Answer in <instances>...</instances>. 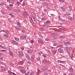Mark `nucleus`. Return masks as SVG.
<instances>
[{
	"instance_id": "f257e3e1",
	"label": "nucleus",
	"mask_w": 75,
	"mask_h": 75,
	"mask_svg": "<svg viewBox=\"0 0 75 75\" xmlns=\"http://www.w3.org/2000/svg\"><path fill=\"white\" fill-rule=\"evenodd\" d=\"M66 50H67V51L68 54H69V55H70V54H71V50H72V48L71 47L68 48V47H67L66 48Z\"/></svg>"
},
{
	"instance_id": "f03ea898",
	"label": "nucleus",
	"mask_w": 75,
	"mask_h": 75,
	"mask_svg": "<svg viewBox=\"0 0 75 75\" xmlns=\"http://www.w3.org/2000/svg\"><path fill=\"white\" fill-rule=\"evenodd\" d=\"M42 69L43 71H48V68L45 67H42Z\"/></svg>"
},
{
	"instance_id": "7ed1b4c3",
	"label": "nucleus",
	"mask_w": 75,
	"mask_h": 75,
	"mask_svg": "<svg viewBox=\"0 0 75 75\" xmlns=\"http://www.w3.org/2000/svg\"><path fill=\"white\" fill-rule=\"evenodd\" d=\"M25 38H26V36L25 35H23L20 37V39L21 40H23V39H25Z\"/></svg>"
},
{
	"instance_id": "20e7f679",
	"label": "nucleus",
	"mask_w": 75,
	"mask_h": 75,
	"mask_svg": "<svg viewBox=\"0 0 75 75\" xmlns=\"http://www.w3.org/2000/svg\"><path fill=\"white\" fill-rule=\"evenodd\" d=\"M27 13L25 12L23 13V17H24V18H25L26 17H27Z\"/></svg>"
},
{
	"instance_id": "39448f33",
	"label": "nucleus",
	"mask_w": 75,
	"mask_h": 75,
	"mask_svg": "<svg viewBox=\"0 0 75 75\" xmlns=\"http://www.w3.org/2000/svg\"><path fill=\"white\" fill-rule=\"evenodd\" d=\"M38 43H39V44H44V42H43V41H42L41 40H38Z\"/></svg>"
},
{
	"instance_id": "423d86ee",
	"label": "nucleus",
	"mask_w": 75,
	"mask_h": 75,
	"mask_svg": "<svg viewBox=\"0 0 75 75\" xmlns=\"http://www.w3.org/2000/svg\"><path fill=\"white\" fill-rule=\"evenodd\" d=\"M58 52L61 53L64 52V51H63V50L61 49H59L58 50Z\"/></svg>"
},
{
	"instance_id": "0eeeda50",
	"label": "nucleus",
	"mask_w": 75,
	"mask_h": 75,
	"mask_svg": "<svg viewBox=\"0 0 75 75\" xmlns=\"http://www.w3.org/2000/svg\"><path fill=\"white\" fill-rule=\"evenodd\" d=\"M18 52L20 55H21V56H23L24 55V54H23V53H22V52L21 51H18Z\"/></svg>"
},
{
	"instance_id": "6e6552de",
	"label": "nucleus",
	"mask_w": 75,
	"mask_h": 75,
	"mask_svg": "<svg viewBox=\"0 0 75 75\" xmlns=\"http://www.w3.org/2000/svg\"><path fill=\"white\" fill-rule=\"evenodd\" d=\"M20 72H21L22 74H24L26 72V71L25 70H23V69H21L20 70Z\"/></svg>"
},
{
	"instance_id": "1a4fd4ad",
	"label": "nucleus",
	"mask_w": 75,
	"mask_h": 75,
	"mask_svg": "<svg viewBox=\"0 0 75 75\" xmlns=\"http://www.w3.org/2000/svg\"><path fill=\"white\" fill-rule=\"evenodd\" d=\"M9 52V54L10 55V56H11V57H13V52L11 51H10Z\"/></svg>"
},
{
	"instance_id": "9d476101",
	"label": "nucleus",
	"mask_w": 75,
	"mask_h": 75,
	"mask_svg": "<svg viewBox=\"0 0 75 75\" xmlns=\"http://www.w3.org/2000/svg\"><path fill=\"white\" fill-rule=\"evenodd\" d=\"M51 52L52 54H56L57 52H56L55 50H52L51 51Z\"/></svg>"
},
{
	"instance_id": "9b49d317",
	"label": "nucleus",
	"mask_w": 75,
	"mask_h": 75,
	"mask_svg": "<svg viewBox=\"0 0 75 75\" xmlns=\"http://www.w3.org/2000/svg\"><path fill=\"white\" fill-rule=\"evenodd\" d=\"M28 53H32L33 52V50H30L27 51Z\"/></svg>"
},
{
	"instance_id": "f8f14e48",
	"label": "nucleus",
	"mask_w": 75,
	"mask_h": 75,
	"mask_svg": "<svg viewBox=\"0 0 75 75\" xmlns=\"http://www.w3.org/2000/svg\"><path fill=\"white\" fill-rule=\"evenodd\" d=\"M23 63L24 62L23 61H21L18 62V64H21V65H23Z\"/></svg>"
},
{
	"instance_id": "ddd939ff",
	"label": "nucleus",
	"mask_w": 75,
	"mask_h": 75,
	"mask_svg": "<svg viewBox=\"0 0 75 75\" xmlns=\"http://www.w3.org/2000/svg\"><path fill=\"white\" fill-rule=\"evenodd\" d=\"M9 15L11 16L12 17H14V15L13 13H9Z\"/></svg>"
},
{
	"instance_id": "4468645a",
	"label": "nucleus",
	"mask_w": 75,
	"mask_h": 75,
	"mask_svg": "<svg viewBox=\"0 0 75 75\" xmlns=\"http://www.w3.org/2000/svg\"><path fill=\"white\" fill-rule=\"evenodd\" d=\"M68 18L69 20L71 21H72V18L71 17V16H68Z\"/></svg>"
},
{
	"instance_id": "2eb2a0df",
	"label": "nucleus",
	"mask_w": 75,
	"mask_h": 75,
	"mask_svg": "<svg viewBox=\"0 0 75 75\" xmlns=\"http://www.w3.org/2000/svg\"><path fill=\"white\" fill-rule=\"evenodd\" d=\"M69 71H71V72H73L74 70L73 69H72V67H70L69 68Z\"/></svg>"
},
{
	"instance_id": "dca6fc26",
	"label": "nucleus",
	"mask_w": 75,
	"mask_h": 75,
	"mask_svg": "<svg viewBox=\"0 0 75 75\" xmlns=\"http://www.w3.org/2000/svg\"><path fill=\"white\" fill-rule=\"evenodd\" d=\"M65 38V36L62 35V36H60V38L62 39V38Z\"/></svg>"
},
{
	"instance_id": "f3484780",
	"label": "nucleus",
	"mask_w": 75,
	"mask_h": 75,
	"mask_svg": "<svg viewBox=\"0 0 75 75\" xmlns=\"http://www.w3.org/2000/svg\"><path fill=\"white\" fill-rule=\"evenodd\" d=\"M17 25L19 27H20L21 28V25H20V23L18 22L17 23Z\"/></svg>"
},
{
	"instance_id": "a211bd4d",
	"label": "nucleus",
	"mask_w": 75,
	"mask_h": 75,
	"mask_svg": "<svg viewBox=\"0 0 75 75\" xmlns=\"http://www.w3.org/2000/svg\"><path fill=\"white\" fill-rule=\"evenodd\" d=\"M26 58L28 59V60H30L31 59H30V56H29L28 55H27Z\"/></svg>"
},
{
	"instance_id": "6ab92c4d",
	"label": "nucleus",
	"mask_w": 75,
	"mask_h": 75,
	"mask_svg": "<svg viewBox=\"0 0 75 75\" xmlns=\"http://www.w3.org/2000/svg\"><path fill=\"white\" fill-rule=\"evenodd\" d=\"M40 70H38V72L37 73V75H38L39 74H40Z\"/></svg>"
},
{
	"instance_id": "aec40b11",
	"label": "nucleus",
	"mask_w": 75,
	"mask_h": 75,
	"mask_svg": "<svg viewBox=\"0 0 75 75\" xmlns=\"http://www.w3.org/2000/svg\"><path fill=\"white\" fill-rule=\"evenodd\" d=\"M14 38L16 41H19V39L18 38L15 37Z\"/></svg>"
},
{
	"instance_id": "412c9836",
	"label": "nucleus",
	"mask_w": 75,
	"mask_h": 75,
	"mask_svg": "<svg viewBox=\"0 0 75 75\" xmlns=\"http://www.w3.org/2000/svg\"><path fill=\"white\" fill-rule=\"evenodd\" d=\"M69 10L70 11H72V7H71V6H69Z\"/></svg>"
},
{
	"instance_id": "4be33fe9",
	"label": "nucleus",
	"mask_w": 75,
	"mask_h": 75,
	"mask_svg": "<svg viewBox=\"0 0 75 75\" xmlns=\"http://www.w3.org/2000/svg\"><path fill=\"white\" fill-rule=\"evenodd\" d=\"M32 17H33V19H34V17H35V15H34V13H32Z\"/></svg>"
},
{
	"instance_id": "5701e85b",
	"label": "nucleus",
	"mask_w": 75,
	"mask_h": 75,
	"mask_svg": "<svg viewBox=\"0 0 75 75\" xmlns=\"http://www.w3.org/2000/svg\"><path fill=\"white\" fill-rule=\"evenodd\" d=\"M58 28L59 29H64V27H62L61 26H59L58 27Z\"/></svg>"
},
{
	"instance_id": "b1692460",
	"label": "nucleus",
	"mask_w": 75,
	"mask_h": 75,
	"mask_svg": "<svg viewBox=\"0 0 75 75\" xmlns=\"http://www.w3.org/2000/svg\"><path fill=\"white\" fill-rule=\"evenodd\" d=\"M61 8L62 10H63V11H65V8H64L63 7H62Z\"/></svg>"
},
{
	"instance_id": "393cba45",
	"label": "nucleus",
	"mask_w": 75,
	"mask_h": 75,
	"mask_svg": "<svg viewBox=\"0 0 75 75\" xmlns=\"http://www.w3.org/2000/svg\"><path fill=\"white\" fill-rule=\"evenodd\" d=\"M20 4V3L18 1L16 2V5H18V6H19Z\"/></svg>"
},
{
	"instance_id": "a878e982",
	"label": "nucleus",
	"mask_w": 75,
	"mask_h": 75,
	"mask_svg": "<svg viewBox=\"0 0 75 75\" xmlns=\"http://www.w3.org/2000/svg\"><path fill=\"white\" fill-rule=\"evenodd\" d=\"M74 55H75L74 54L73 55V54H70V57H71V58H73V57H74Z\"/></svg>"
},
{
	"instance_id": "bb28decb",
	"label": "nucleus",
	"mask_w": 75,
	"mask_h": 75,
	"mask_svg": "<svg viewBox=\"0 0 75 75\" xmlns=\"http://www.w3.org/2000/svg\"><path fill=\"white\" fill-rule=\"evenodd\" d=\"M10 7H13V3H12V4H10L9 5Z\"/></svg>"
},
{
	"instance_id": "cd10ccee",
	"label": "nucleus",
	"mask_w": 75,
	"mask_h": 75,
	"mask_svg": "<svg viewBox=\"0 0 75 75\" xmlns=\"http://www.w3.org/2000/svg\"><path fill=\"white\" fill-rule=\"evenodd\" d=\"M57 62H58V63H62V61H61L60 60H58L57 61Z\"/></svg>"
},
{
	"instance_id": "c85d7f7f",
	"label": "nucleus",
	"mask_w": 75,
	"mask_h": 75,
	"mask_svg": "<svg viewBox=\"0 0 75 75\" xmlns=\"http://www.w3.org/2000/svg\"><path fill=\"white\" fill-rule=\"evenodd\" d=\"M7 8L8 9V10H12V9L11 8H10V7H7Z\"/></svg>"
},
{
	"instance_id": "c756f323",
	"label": "nucleus",
	"mask_w": 75,
	"mask_h": 75,
	"mask_svg": "<svg viewBox=\"0 0 75 75\" xmlns=\"http://www.w3.org/2000/svg\"><path fill=\"white\" fill-rule=\"evenodd\" d=\"M16 29L17 30H18L19 31H20V30H21L20 29L18 28V27H16Z\"/></svg>"
},
{
	"instance_id": "7c9ffc66",
	"label": "nucleus",
	"mask_w": 75,
	"mask_h": 75,
	"mask_svg": "<svg viewBox=\"0 0 75 75\" xmlns=\"http://www.w3.org/2000/svg\"><path fill=\"white\" fill-rule=\"evenodd\" d=\"M46 52H47V54H51V52H50V51L47 50L46 51Z\"/></svg>"
},
{
	"instance_id": "2f4dec72",
	"label": "nucleus",
	"mask_w": 75,
	"mask_h": 75,
	"mask_svg": "<svg viewBox=\"0 0 75 75\" xmlns=\"http://www.w3.org/2000/svg\"><path fill=\"white\" fill-rule=\"evenodd\" d=\"M14 44H15V45H18V43L16 41H15L14 42V43H13Z\"/></svg>"
},
{
	"instance_id": "473e14b6",
	"label": "nucleus",
	"mask_w": 75,
	"mask_h": 75,
	"mask_svg": "<svg viewBox=\"0 0 75 75\" xmlns=\"http://www.w3.org/2000/svg\"><path fill=\"white\" fill-rule=\"evenodd\" d=\"M39 34L40 37H42V35H41V33L40 32L39 33Z\"/></svg>"
},
{
	"instance_id": "72a5a7b5",
	"label": "nucleus",
	"mask_w": 75,
	"mask_h": 75,
	"mask_svg": "<svg viewBox=\"0 0 75 75\" xmlns=\"http://www.w3.org/2000/svg\"><path fill=\"white\" fill-rule=\"evenodd\" d=\"M42 62H43V63H45V62H47V61L45 60H43Z\"/></svg>"
},
{
	"instance_id": "f704fd0d",
	"label": "nucleus",
	"mask_w": 75,
	"mask_h": 75,
	"mask_svg": "<svg viewBox=\"0 0 75 75\" xmlns=\"http://www.w3.org/2000/svg\"><path fill=\"white\" fill-rule=\"evenodd\" d=\"M30 74V72H28L27 73H25V75H29L28 74Z\"/></svg>"
},
{
	"instance_id": "c9c22d12",
	"label": "nucleus",
	"mask_w": 75,
	"mask_h": 75,
	"mask_svg": "<svg viewBox=\"0 0 75 75\" xmlns=\"http://www.w3.org/2000/svg\"><path fill=\"white\" fill-rule=\"evenodd\" d=\"M50 23V21H47L46 22V24H49V23Z\"/></svg>"
},
{
	"instance_id": "e433bc0d",
	"label": "nucleus",
	"mask_w": 75,
	"mask_h": 75,
	"mask_svg": "<svg viewBox=\"0 0 75 75\" xmlns=\"http://www.w3.org/2000/svg\"><path fill=\"white\" fill-rule=\"evenodd\" d=\"M31 59L32 61H34V57H31Z\"/></svg>"
},
{
	"instance_id": "4c0bfd02",
	"label": "nucleus",
	"mask_w": 75,
	"mask_h": 75,
	"mask_svg": "<svg viewBox=\"0 0 75 75\" xmlns=\"http://www.w3.org/2000/svg\"><path fill=\"white\" fill-rule=\"evenodd\" d=\"M66 44L69 45V44H71V43L69 42H66Z\"/></svg>"
},
{
	"instance_id": "58836bf2",
	"label": "nucleus",
	"mask_w": 75,
	"mask_h": 75,
	"mask_svg": "<svg viewBox=\"0 0 75 75\" xmlns=\"http://www.w3.org/2000/svg\"><path fill=\"white\" fill-rule=\"evenodd\" d=\"M4 37H8V36L7 35V34H5L4 35Z\"/></svg>"
},
{
	"instance_id": "ea45409f",
	"label": "nucleus",
	"mask_w": 75,
	"mask_h": 75,
	"mask_svg": "<svg viewBox=\"0 0 75 75\" xmlns=\"http://www.w3.org/2000/svg\"><path fill=\"white\" fill-rule=\"evenodd\" d=\"M50 33H52V34H53V33H54V31L53 30H50Z\"/></svg>"
},
{
	"instance_id": "a19ab883",
	"label": "nucleus",
	"mask_w": 75,
	"mask_h": 75,
	"mask_svg": "<svg viewBox=\"0 0 75 75\" xmlns=\"http://www.w3.org/2000/svg\"><path fill=\"white\" fill-rule=\"evenodd\" d=\"M59 1L62 2V3H64V0H59Z\"/></svg>"
},
{
	"instance_id": "79ce46f5",
	"label": "nucleus",
	"mask_w": 75,
	"mask_h": 75,
	"mask_svg": "<svg viewBox=\"0 0 75 75\" xmlns=\"http://www.w3.org/2000/svg\"><path fill=\"white\" fill-rule=\"evenodd\" d=\"M30 75H34V72L33 73H31L30 74Z\"/></svg>"
},
{
	"instance_id": "37998d69",
	"label": "nucleus",
	"mask_w": 75,
	"mask_h": 75,
	"mask_svg": "<svg viewBox=\"0 0 75 75\" xmlns=\"http://www.w3.org/2000/svg\"><path fill=\"white\" fill-rule=\"evenodd\" d=\"M30 42L31 43H32V44H33V43H34V40H31V41H30Z\"/></svg>"
},
{
	"instance_id": "c03bdc74",
	"label": "nucleus",
	"mask_w": 75,
	"mask_h": 75,
	"mask_svg": "<svg viewBox=\"0 0 75 75\" xmlns=\"http://www.w3.org/2000/svg\"><path fill=\"white\" fill-rule=\"evenodd\" d=\"M59 47H60V48H62L63 47V46L62 45H59Z\"/></svg>"
},
{
	"instance_id": "a18cd8bd",
	"label": "nucleus",
	"mask_w": 75,
	"mask_h": 75,
	"mask_svg": "<svg viewBox=\"0 0 75 75\" xmlns=\"http://www.w3.org/2000/svg\"><path fill=\"white\" fill-rule=\"evenodd\" d=\"M45 40L46 41H50V40L48 39H46Z\"/></svg>"
},
{
	"instance_id": "49530a36",
	"label": "nucleus",
	"mask_w": 75,
	"mask_h": 75,
	"mask_svg": "<svg viewBox=\"0 0 75 75\" xmlns=\"http://www.w3.org/2000/svg\"><path fill=\"white\" fill-rule=\"evenodd\" d=\"M40 29L41 31H43L44 30V29L42 28H41Z\"/></svg>"
},
{
	"instance_id": "de8ad7c7",
	"label": "nucleus",
	"mask_w": 75,
	"mask_h": 75,
	"mask_svg": "<svg viewBox=\"0 0 75 75\" xmlns=\"http://www.w3.org/2000/svg\"><path fill=\"white\" fill-rule=\"evenodd\" d=\"M44 5L46 6H48V4H47V3H45V4H44Z\"/></svg>"
},
{
	"instance_id": "09e8293b",
	"label": "nucleus",
	"mask_w": 75,
	"mask_h": 75,
	"mask_svg": "<svg viewBox=\"0 0 75 75\" xmlns=\"http://www.w3.org/2000/svg\"><path fill=\"white\" fill-rule=\"evenodd\" d=\"M1 51H2L3 52H6V50H1Z\"/></svg>"
},
{
	"instance_id": "8fccbe9b",
	"label": "nucleus",
	"mask_w": 75,
	"mask_h": 75,
	"mask_svg": "<svg viewBox=\"0 0 75 75\" xmlns=\"http://www.w3.org/2000/svg\"><path fill=\"white\" fill-rule=\"evenodd\" d=\"M37 60H38V61H40V57L38 58L37 59Z\"/></svg>"
},
{
	"instance_id": "3c124183",
	"label": "nucleus",
	"mask_w": 75,
	"mask_h": 75,
	"mask_svg": "<svg viewBox=\"0 0 75 75\" xmlns=\"http://www.w3.org/2000/svg\"><path fill=\"white\" fill-rule=\"evenodd\" d=\"M51 16L52 17H54L55 16L54 14H52Z\"/></svg>"
},
{
	"instance_id": "603ef678",
	"label": "nucleus",
	"mask_w": 75,
	"mask_h": 75,
	"mask_svg": "<svg viewBox=\"0 0 75 75\" xmlns=\"http://www.w3.org/2000/svg\"><path fill=\"white\" fill-rule=\"evenodd\" d=\"M22 6H25V3L24 2L23 3Z\"/></svg>"
},
{
	"instance_id": "864d4df0",
	"label": "nucleus",
	"mask_w": 75,
	"mask_h": 75,
	"mask_svg": "<svg viewBox=\"0 0 75 75\" xmlns=\"http://www.w3.org/2000/svg\"><path fill=\"white\" fill-rule=\"evenodd\" d=\"M44 11H45V12H46V11H47V9L46 8H45L44 9Z\"/></svg>"
},
{
	"instance_id": "5fc2aeb1",
	"label": "nucleus",
	"mask_w": 75,
	"mask_h": 75,
	"mask_svg": "<svg viewBox=\"0 0 75 75\" xmlns=\"http://www.w3.org/2000/svg\"><path fill=\"white\" fill-rule=\"evenodd\" d=\"M62 63H63V64H65V62H64V61H62Z\"/></svg>"
},
{
	"instance_id": "6e6d98bb",
	"label": "nucleus",
	"mask_w": 75,
	"mask_h": 75,
	"mask_svg": "<svg viewBox=\"0 0 75 75\" xmlns=\"http://www.w3.org/2000/svg\"><path fill=\"white\" fill-rule=\"evenodd\" d=\"M41 20H42V21H43V20H45V18H41Z\"/></svg>"
},
{
	"instance_id": "4d7b16f0",
	"label": "nucleus",
	"mask_w": 75,
	"mask_h": 75,
	"mask_svg": "<svg viewBox=\"0 0 75 75\" xmlns=\"http://www.w3.org/2000/svg\"><path fill=\"white\" fill-rule=\"evenodd\" d=\"M21 50H24V47H21Z\"/></svg>"
},
{
	"instance_id": "13d9d810",
	"label": "nucleus",
	"mask_w": 75,
	"mask_h": 75,
	"mask_svg": "<svg viewBox=\"0 0 75 75\" xmlns=\"http://www.w3.org/2000/svg\"><path fill=\"white\" fill-rule=\"evenodd\" d=\"M15 41H14V40H12L11 41V42L12 43H13V44H14V42Z\"/></svg>"
},
{
	"instance_id": "bf43d9fd",
	"label": "nucleus",
	"mask_w": 75,
	"mask_h": 75,
	"mask_svg": "<svg viewBox=\"0 0 75 75\" xmlns=\"http://www.w3.org/2000/svg\"><path fill=\"white\" fill-rule=\"evenodd\" d=\"M3 46L0 45V48H3Z\"/></svg>"
},
{
	"instance_id": "052dcab7",
	"label": "nucleus",
	"mask_w": 75,
	"mask_h": 75,
	"mask_svg": "<svg viewBox=\"0 0 75 75\" xmlns=\"http://www.w3.org/2000/svg\"><path fill=\"white\" fill-rule=\"evenodd\" d=\"M3 49H6V47L5 46H3Z\"/></svg>"
},
{
	"instance_id": "680f3d73",
	"label": "nucleus",
	"mask_w": 75,
	"mask_h": 75,
	"mask_svg": "<svg viewBox=\"0 0 75 75\" xmlns=\"http://www.w3.org/2000/svg\"><path fill=\"white\" fill-rule=\"evenodd\" d=\"M69 75H74V74L71 73H70Z\"/></svg>"
},
{
	"instance_id": "e2e57ef3",
	"label": "nucleus",
	"mask_w": 75,
	"mask_h": 75,
	"mask_svg": "<svg viewBox=\"0 0 75 75\" xmlns=\"http://www.w3.org/2000/svg\"><path fill=\"white\" fill-rule=\"evenodd\" d=\"M11 66H13V65H14V64L12 63H11Z\"/></svg>"
},
{
	"instance_id": "0e129e2a",
	"label": "nucleus",
	"mask_w": 75,
	"mask_h": 75,
	"mask_svg": "<svg viewBox=\"0 0 75 75\" xmlns=\"http://www.w3.org/2000/svg\"><path fill=\"white\" fill-rule=\"evenodd\" d=\"M16 13H18V12H19V11H18V10H16Z\"/></svg>"
},
{
	"instance_id": "69168bd1",
	"label": "nucleus",
	"mask_w": 75,
	"mask_h": 75,
	"mask_svg": "<svg viewBox=\"0 0 75 75\" xmlns=\"http://www.w3.org/2000/svg\"><path fill=\"white\" fill-rule=\"evenodd\" d=\"M8 72L9 73V74H11V71H8Z\"/></svg>"
},
{
	"instance_id": "338daca9",
	"label": "nucleus",
	"mask_w": 75,
	"mask_h": 75,
	"mask_svg": "<svg viewBox=\"0 0 75 75\" xmlns=\"http://www.w3.org/2000/svg\"><path fill=\"white\" fill-rule=\"evenodd\" d=\"M56 45H57V44H56L55 43H54L53 44V46H56Z\"/></svg>"
},
{
	"instance_id": "774afa93",
	"label": "nucleus",
	"mask_w": 75,
	"mask_h": 75,
	"mask_svg": "<svg viewBox=\"0 0 75 75\" xmlns=\"http://www.w3.org/2000/svg\"><path fill=\"white\" fill-rule=\"evenodd\" d=\"M2 38H1V37H0V40L1 41H2Z\"/></svg>"
}]
</instances>
